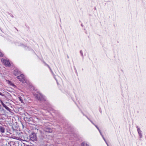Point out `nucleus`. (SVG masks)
I'll return each instance as SVG.
<instances>
[{
    "mask_svg": "<svg viewBox=\"0 0 146 146\" xmlns=\"http://www.w3.org/2000/svg\"><path fill=\"white\" fill-rule=\"evenodd\" d=\"M34 94L36 96L37 99L38 100H45L46 99L45 96L39 92H37V93L35 92Z\"/></svg>",
    "mask_w": 146,
    "mask_h": 146,
    "instance_id": "obj_1",
    "label": "nucleus"
},
{
    "mask_svg": "<svg viewBox=\"0 0 146 146\" xmlns=\"http://www.w3.org/2000/svg\"><path fill=\"white\" fill-rule=\"evenodd\" d=\"M29 138L30 140L32 141L36 140L37 139L36 135L34 133H32L29 135Z\"/></svg>",
    "mask_w": 146,
    "mask_h": 146,
    "instance_id": "obj_2",
    "label": "nucleus"
},
{
    "mask_svg": "<svg viewBox=\"0 0 146 146\" xmlns=\"http://www.w3.org/2000/svg\"><path fill=\"white\" fill-rule=\"evenodd\" d=\"M17 77L20 81L22 82H26V80L23 74H21L19 76H18Z\"/></svg>",
    "mask_w": 146,
    "mask_h": 146,
    "instance_id": "obj_3",
    "label": "nucleus"
},
{
    "mask_svg": "<svg viewBox=\"0 0 146 146\" xmlns=\"http://www.w3.org/2000/svg\"><path fill=\"white\" fill-rule=\"evenodd\" d=\"M1 61L6 66H10V64L9 61L4 59H2Z\"/></svg>",
    "mask_w": 146,
    "mask_h": 146,
    "instance_id": "obj_4",
    "label": "nucleus"
},
{
    "mask_svg": "<svg viewBox=\"0 0 146 146\" xmlns=\"http://www.w3.org/2000/svg\"><path fill=\"white\" fill-rule=\"evenodd\" d=\"M44 130L45 132L50 133H51L52 131V129L49 127H44Z\"/></svg>",
    "mask_w": 146,
    "mask_h": 146,
    "instance_id": "obj_5",
    "label": "nucleus"
},
{
    "mask_svg": "<svg viewBox=\"0 0 146 146\" xmlns=\"http://www.w3.org/2000/svg\"><path fill=\"white\" fill-rule=\"evenodd\" d=\"M0 102L2 104L3 106L7 110L9 111H10L11 110L7 106H6V105L5 104H4V103L2 102V101H0Z\"/></svg>",
    "mask_w": 146,
    "mask_h": 146,
    "instance_id": "obj_6",
    "label": "nucleus"
},
{
    "mask_svg": "<svg viewBox=\"0 0 146 146\" xmlns=\"http://www.w3.org/2000/svg\"><path fill=\"white\" fill-rule=\"evenodd\" d=\"M136 127L137 128V131L138 132V133L139 135L140 136V138H141L142 137V133H141L142 131H141V130H140V129L138 127V126H136Z\"/></svg>",
    "mask_w": 146,
    "mask_h": 146,
    "instance_id": "obj_7",
    "label": "nucleus"
},
{
    "mask_svg": "<svg viewBox=\"0 0 146 146\" xmlns=\"http://www.w3.org/2000/svg\"><path fill=\"white\" fill-rule=\"evenodd\" d=\"M45 65H46L48 68H49V69L51 72V73H52V75H53V76L54 77V78H55V80H56V82H57V80L55 78V74H54V73L52 71V70H51V68H50V66L48 65L47 64H46V63H45Z\"/></svg>",
    "mask_w": 146,
    "mask_h": 146,
    "instance_id": "obj_8",
    "label": "nucleus"
},
{
    "mask_svg": "<svg viewBox=\"0 0 146 146\" xmlns=\"http://www.w3.org/2000/svg\"><path fill=\"white\" fill-rule=\"evenodd\" d=\"M15 76H17L20 74V71L18 70H16L13 72Z\"/></svg>",
    "mask_w": 146,
    "mask_h": 146,
    "instance_id": "obj_9",
    "label": "nucleus"
},
{
    "mask_svg": "<svg viewBox=\"0 0 146 146\" xmlns=\"http://www.w3.org/2000/svg\"><path fill=\"white\" fill-rule=\"evenodd\" d=\"M87 118H88V119H89L90 121L94 124L95 125V126H96V128L98 129V130L99 131L100 134L101 135H102V133L100 131V129H99V128L97 127V126L96 125H95L94 123L91 121L90 120V119L88 118L87 117Z\"/></svg>",
    "mask_w": 146,
    "mask_h": 146,
    "instance_id": "obj_10",
    "label": "nucleus"
},
{
    "mask_svg": "<svg viewBox=\"0 0 146 146\" xmlns=\"http://www.w3.org/2000/svg\"><path fill=\"white\" fill-rule=\"evenodd\" d=\"M5 128L2 127H0V131L2 133H4L5 132Z\"/></svg>",
    "mask_w": 146,
    "mask_h": 146,
    "instance_id": "obj_11",
    "label": "nucleus"
},
{
    "mask_svg": "<svg viewBox=\"0 0 146 146\" xmlns=\"http://www.w3.org/2000/svg\"><path fill=\"white\" fill-rule=\"evenodd\" d=\"M81 146H90L85 142H83L81 145Z\"/></svg>",
    "mask_w": 146,
    "mask_h": 146,
    "instance_id": "obj_12",
    "label": "nucleus"
},
{
    "mask_svg": "<svg viewBox=\"0 0 146 146\" xmlns=\"http://www.w3.org/2000/svg\"><path fill=\"white\" fill-rule=\"evenodd\" d=\"M4 102H5L4 103V104H5L6 105V106H10V104L9 103L7 102H6V101H4Z\"/></svg>",
    "mask_w": 146,
    "mask_h": 146,
    "instance_id": "obj_13",
    "label": "nucleus"
},
{
    "mask_svg": "<svg viewBox=\"0 0 146 146\" xmlns=\"http://www.w3.org/2000/svg\"><path fill=\"white\" fill-rule=\"evenodd\" d=\"M102 135V137H103V139H104V141H105V142H106V144H107L108 146H109L108 144L106 142V139H105L103 135H102H102Z\"/></svg>",
    "mask_w": 146,
    "mask_h": 146,
    "instance_id": "obj_14",
    "label": "nucleus"
},
{
    "mask_svg": "<svg viewBox=\"0 0 146 146\" xmlns=\"http://www.w3.org/2000/svg\"><path fill=\"white\" fill-rule=\"evenodd\" d=\"M102 135V137H103V139H104V141H105V142H106V144H107L108 146H109L108 144L106 142V139H105L103 135H102H102Z\"/></svg>",
    "mask_w": 146,
    "mask_h": 146,
    "instance_id": "obj_15",
    "label": "nucleus"
},
{
    "mask_svg": "<svg viewBox=\"0 0 146 146\" xmlns=\"http://www.w3.org/2000/svg\"><path fill=\"white\" fill-rule=\"evenodd\" d=\"M80 54H81V56H82V57H83V53L82 52V50H81L80 51Z\"/></svg>",
    "mask_w": 146,
    "mask_h": 146,
    "instance_id": "obj_16",
    "label": "nucleus"
},
{
    "mask_svg": "<svg viewBox=\"0 0 146 146\" xmlns=\"http://www.w3.org/2000/svg\"><path fill=\"white\" fill-rule=\"evenodd\" d=\"M1 104H0V110H2L4 112L3 113H4V110L3 108H1Z\"/></svg>",
    "mask_w": 146,
    "mask_h": 146,
    "instance_id": "obj_17",
    "label": "nucleus"
},
{
    "mask_svg": "<svg viewBox=\"0 0 146 146\" xmlns=\"http://www.w3.org/2000/svg\"><path fill=\"white\" fill-rule=\"evenodd\" d=\"M3 55V53L2 52H1L0 51V56L2 57Z\"/></svg>",
    "mask_w": 146,
    "mask_h": 146,
    "instance_id": "obj_18",
    "label": "nucleus"
},
{
    "mask_svg": "<svg viewBox=\"0 0 146 146\" xmlns=\"http://www.w3.org/2000/svg\"><path fill=\"white\" fill-rule=\"evenodd\" d=\"M0 95L2 96H3L4 95V94L0 92Z\"/></svg>",
    "mask_w": 146,
    "mask_h": 146,
    "instance_id": "obj_19",
    "label": "nucleus"
},
{
    "mask_svg": "<svg viewBox=\"0 0 146 146\" xmlns=\"http://www.w3.org/2000/svg\"><path fill=\"white\" fill-rule=\"evenodd\" d=\"M11 17H12V18L14 17V16H13V15H11Z\"/></svg>",
    "mask_w": 146,
    "mask_h": 146,
    "instance_id": "obj_20",
    "label": "nucleus"
},
{
    "mask_svg": "<svg viewBox=\"0 0 146 146\" xmlns=\"http://www.w3.org/2000/svg\"><path fill=\"white\" fill-rule=\"evenodd\" d=\"M20 100L21 101V100H21V99L20 98Z\"/></svg>",
    "mask_w": 146,
    "mask_h": 146,
    "instance_id": "obj_21",
    "label": "nucleus"
},
{
    "mask_svg": "<svg viewBox=\"0 0 146 146\" xmlns=\"http://www.w3.org/2000/svg\"><path fill=\"white\" fill-rule=\"evenodd\" d=\"M21 101V103H23V101Z\"/></svg>",
    "mask_w": 146,
    "mask_h": 146,
    "instance_id": "obj_22",
    "label": "nucleus"
},
{
    "mask_svg": "<svg viewBox=\"0 0 146 146\" xmlns=\"http://www.w3.org/2000/svg\"><path fill=\"white\" fill-rule=\"evenodd\" d=\"M12 86H14V84H13V85H12Z\"/></svg>",
    "mask_w": 146,
    "mask_h": 146,
    "instance_id": "obj_23",
    "label": "nucleus"
}]
</instances>
